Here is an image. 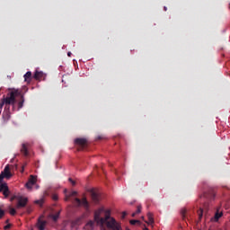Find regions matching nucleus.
Instances as JSON below:
<instances>
[{"label": "nucleus", "mask_w": 230, "mask_h": 230, "mask_svg": "<svg viewBox=\"0 0 230 230\" xmlns=\"http://www.w3.org/2000/svg\"><path fill=\"white\" fill-rule=\"evenodd\" d=\"M199 220H202V217L204 216V208H200L198 212Z\"/></svg>", "instance_id": "nucleus-21"}, {"label": "nucleus", "mask_w": 230, "mask_h": 230, "mask_svg": "<svg viewBox=\"0 0 230 230\" xmlns=\"http://www.w3.org/2000/svg\"><path fill=\"white\" fill-rule=\"evenodd\" d=\"M92 199L94 204H98L100 202V195L94 190H92Z\"/></svg>", "instance_id": "nucleus-13"}, {"label": "nucleus", "mask_w": 230, "mask_h": 230, "mask_svg": "<svg viewBox=\"0 0 230 230\" xmlns=\"http://www.w3.org/2000/svg\"><path fill=\"white\" fill-rule=\"evenodd\" d=\"M125 217H127V212L122 213V218H125Z\"/></svg>", "instance_id": "nucleus-35"}, {"label": "nucleus", "mask_w": 230, "mask_h": 230, "mask_svg": "<svg viewBox=\"0 0 230 230\" xmlns=\"http://www.w3.org/2000/svg\"><path fill=\"white\" fill-rule=\"evenodd\" d=\"M166 10H167V8L166 7H164V11L166 12Z\"/></svg>", "instance_id": "nucleus-40"}, {"label": "nucleus", "mask_w": 230, "mask_h": 230, "mask_svg": "<svg viewBox=\"0 0 230 230\" xmlns=\"http://www.w3.org/2000/svg\"><path fill=\"white\" fill-rule=\"evenodd\" d=\"M144 230H148V228L145 227V229H144Z\"/></svg>", "instance_id": "nucleus-41"}, {"label": "nucleus", "mask_w": 230, "mask_h": 230, "mask_svg": "<svg viewBox=\"0 0 230 230\" xmlns=\"http://www.w3.org/2000/svg\"><path fill=\"white\" fill-rule=\"evenodd\" d=\"M135 213L137 215H139V213H141V206H137V211Z\"/></svg>", "instance_id": "nucleus-28"}, {"label": "nucleus", "mask_w": 230, "mask_h": 230, "mask_svg": "<svg viewBox=\"0 0 230 230\" xmlns=\"http://www.w3.org/2000/svg\"><path fill=\"white\" fill-rule=\"evenodd\" d=\"M21 153L23 154L25 157H28V155H30V153L28 152V144L22 145Z\"/></svg>", "instance_id": "nucleus-12"}, {"label": "nucleus", "mask_w": 230, "mask_h": 230, "mask_svg": "<svg viewBox=\"0 0 230 230\" xmlns=\"http://www.w3.org/2000/svg\"><path fill=\"white\" fill-rule=\"evenodd\" d=\"M95 220H90L85 226H84V229L86 230H94V225H95Z\"/></svg>", "instance_id": "nucleus-14"}, {"label": "nucleus", "mask_w": 230, "mask_h": 230, "mask_svg": "<svg viewBox=\"0 0 230 230\" xmlns=\"http://www.w3.org/2000/svg\"><path fill=\"white\" fill-rule=\"evenodd\" d=\"M3 179H5L4 175L1 172L0 174V184L3 182Z\"/></svg>", "instance_id": "nucleus-31"}, {"label": "nucleus", "mask_w": 230, "mask_h": 230, "mask_svg": "<svg viewBox=\"0 0 230 230\" xmlns=\"http://www.w3.org/2000/svg\"><path fill=\"white\" fill-rule=\"evenodd\" d=\"M23 78H24V82H26L27 84H30L31 82V71L27 72L23 75Z\"/></svg>", "instance_id": "nucleus-16"}, {"label": "nucleus", "mask_w": 230, "mask_h": 230, "mask_svg": "<svg viewBox=\"0 0 230 230\" xmlns=\"http://www.w3.org/2000/svg\"><path fill=\"white\" fill-rule=\"evenodd\" d=\"M5 179H10L12 177V172H10V166L6 165L4 171L1 172Z\"/></svg>", "instance_id": "nucleus-10"}, {"label": "nucleus", "mask_w": 230, "mask_h": 230, "mask_svg": "<svg viewBox=\"0 0 230 230\" xmlns=\"http://www.w3.org/2000/svg\"><path fill=\"white\" fill-rule=\"evenodd\" d=\"M18 197H19V196H13V197L11 198V202H13V200H15V199H17Z\"/></svg>", "instance_id": "nucleus-33"}, {"label": "nucleus", "mask_w": 230, "mask_h": 230, "mask_svg": "<svg viewBox=\"0 0 230 230\" xmlns=\"http://www.w3.org/2000/svg\"><path fill=\"white\" fill-rule=\"evenodd\" d=\"M12 227V225H6L4 227V229H5V230H8V229H10Z\"/></svg>", "instance_id": "nucleus-32"}, {"label": "nucleus", "mask_w": 230, "mask_h": 230, "mask_svg": "<svg viewBox=\"0 0 230 230\" xmlns=\"http://www.w3.org/2000/svg\"><path fill=\"white\" fill-rule=\"evenodd\" d=\"M75 144L77 145V146H80L81 150H84V148L87 146V139L86 138H75Z\"/></svg>", "instance_id": "nucleus-5"}, {"label": "nucleus", "mask_w": 230, "mask_h": 230, "mask_svg": "<svg viewBox=\"0 0 230 230\" xmlns=\"http://www.w3.org/2000/svg\"><path fill=\"white\" fill-rule=\"evenodd\" d=\"M68 181H69V182H71L72 186H75L76 185V182L75 181H73L72 178H69Z\"/></svg>", "instance_id": "nucleus-27"}, {"label": "nucleus", "mask_w": 230, "mask_h": 230, "mask_svg": "<svg viewBox=\"0 0 230 230\" xmlns=\"http://www.w3.org/2000/svg\"><path fill=\"white\" fill-rule=\"evenodd\" d=\"M52 199H53V200H58V196L53 195Z\"/></svg>", "instance_id": "nucleus-34"}, {"label": "nucleus", "mask_w": 230, "mask_h": 230, "mask_svg": "<svg viewBox=\"0 0 230 230\" xmlns=\"http://www.w3.org/2000/svg\"><path fill=\"white\" fill-rule=\"evenodd\" d=\"M0 191L3 193L5 199H7V197L10 195V190L8 189V185L6 183L0 184Z\"/></svg>", "instance_id": "nucleus-7"}, {"label": "nucleus", "mask_w": 230, "mask_h": 230, "mask_svg": "<svg viewBox=\"0 0 230 230\" xmlns=\"http://www.w3.org/2000/svg\"><path fill=\"white\" fill-rule=\"evenodd\" d=\"M129 224L131 226H136V224H141V221L136 220V219H132V220L129 221Z\"/></svg>", "instance_id": "nucleus-23"}, {"label": "nucleus", "mask_w": 230, "mask_h": 230, "mask_svg": "<svg viewBox=\"0 0 230 230\" xmlns=\"http://www.w3.org/2000/svg\"><path fill=\"white\" fill-rule=\"evenodd\" d=\"M108 227L112 230H121V225L116 222V219H111V221L108 223Z\"/></svg>", "instance_id": "nucleus-6"}, {"label": "nucleus", "mask_w": 230, "mask_h": 230, "mask_svg": "<svg viewBox=\"0 0 230 230\" xmlns=\"http://www.w3.org/2000/svg\"><path fill=\"white\" fill-rule=\"evenodd\" d=\"M35 203L40 204V206H42V204H44V200H36Z\"/></svg>", "instance_id": "nucleus-30"}, {"label": "nucleus", "mask_w": 230, "mask_h": 230, "mask_svg": "<svg viewBox=\"0 0 230 230\" xmlns=\"http://www.w3.org/2000/svg\"><path fill=\"white\" fill-rule=\"evenodd\" d=\"M181 216L182 220H186V209L185 208L181 209Z\"/></svg>", "instance_id": "nucleus-20"}, {"label": "nucleus", "mask_w": 230, "mask_h": 230, "mask_svg": "<svg viewBox=\"0 0 230 230\" xmlns=\"http://www.w3.org/2000/svg\"><path fill=\"white\" fill-rule=\"evenodd\" d=\"M18 102V111L22 109L24 106V95L22 92L19 90L13 89L11 90L6 97L4 96L3 99L0 101V114L3 112V107L4 105H13V111H15V103Z\"/></svg>", "instance_id": "nucleus-1"}, {"label": "nucleus", "mask_w": 230, "mask_h": 230, "mask_svg": "<svg viewBox=\"0 0 230 230\" xmlns=\"http://www.w3.org/2000/svg\"><path fill=\"white\" fill-rule=\"evenodd\" d=\"M149 224H154V217H152V214H147Z\"/></svg>", "instance_id": "nucleus-24"}, {"label": "nucleus", "mask_w": 230, "mask_h": 230, "mask_svg": "<svg viewBox=\"0 0 230 230\" xmlns=\"http://www.w3.org/2000/svg\"><path fill=\"white\" fill-rule=\"evenodd\" d=\"M22 172H24V165L22 167Z\"/></svg>", "instance_id": "nucleus-39"}, {"label": "nucleus", "mask_w": 230, "mask_h": 230, "mask_svg": "<svg viewBox=\"0 0 230 230\" xmlns=\"http://www.w3.org/2000/svg\"><path fill=\"white\" fill-rule=\"evenodd\" d=\"M76 195H77V192H76V191H72V192L69 194V196H66V200H69V198H70V197H76Z\"/></svg>", "instance_id": "nucleus-22"}, {"label": "nucleus", "mask_w": 230, "mask_h": 230, "mask_svg": "<svg viewBox=\"0 0 230 230\" xmlns=\"http://www.w3.org/2000/svg\"><path fill=\"white\" fill-rule=\"evenodd\" d=\"M3 217H4V210L0 208V218H3Z\"/></svg>", "instance_id": "nucleus-29"}, {"label": "nucleus", "mask_w": 230, "mask_h": 230, "mask_svg": "<svg viewBox=\"0 0 230 230\" xmlns=\"http://www.w3.org/2000/svg\"><path fill=\"white\" fill-rule=\"evenodd\" d=\"M59 217H60V211H58V213L52 215V220H54V222H57V220H58Z\"/></svg>", "instance_id": "nucleus-18"}, {"label": "nucleus", "mask_w": 230, "mask_h": 230, "mask_svg": "<svg viewBox=\"0 0 230 230\" xmlns=\"http://www.w3.org/2000/svg\"><path fill=\"white\" fill-rule=\"evenodd\" d=\"M46 224H48V222L42 220V219H38V223H37V227L39 230H44L46 229Z\"/></svg>", "instance_id": "nucleus-11"}, {"label": "nucleus", "mask_w": 230, "mask_h": 230, "mask_svg": "<svg viewBox=\"0 0 230 230\" xmlns=\"http://www.w3.org/2000/svg\"><path fill=\"white\" fill-rule=\"evenodd\" d=\"M76 224H78V221H74V222H72V225H73V226H76Z\"/></svg>", "instance_id": "nucleus-36"}, {"label": "nucleus", "mask_w": 230, "mask_h": 230, "mask_svg": "<svg viewBox=\"0 0 230 230\" xmlns=\"http://www.w3.org/2000/svg\"><path fill=\"white\" fill-rule=\"evenodd\" d=\"M37 182V177L31 175L28 182L25 184L26 188L28 190H31V188H33L34 184H36Z\"/></svg>", "instance_id": "nucleus-8"}, {"label": "nucleus", "mask_w": 230, "mask_h": 230, "mask_svg": "<svg viewBox=\"0 0 230 230\" xmlns=\"http://www.w3.org/2000/svg\"><path fill=\"white\" fill-rule=\"evenodd\" d=\"M3 118H4V119H10L11 118L10 105H5L4 111L3 112Z\"/></svg>", "instance_id": "nucleus-9"}, {"label": "nucleus", "mask_w": 230, "mask_h": 230, "mask_svg": "<svg viewBox=\"0 0 230 230\" xmlns=\"http://www.w3.org/2000/svg\"><path fill=\"white\" fill-rule=\"evenodd\" d=\"M16 213H17V211L15 210V208H10V215H12L13 217V216H15Z\"/></svg>", "instance_id": "nucleus-25"}, {"label": "nucleus", "mask_w": 230, "mask_h": 230, "mask_svg": "<svg viewBox=\"0 0 230 230\" xmlns=\"http://www.w3.org/2000/svg\"><path fill=\"white\" fill-rule=\"evenodd\" d=\"M222 215H223L222 212H217L215 214V220H216V222H217L218 219L222 218Z\"/></svg>", "instance_id": "nucleus-19"}, {"label": "nucleus", "mask_w": 230, "mask_h": 230, "mask_svg": "<svg viewBox=\"0 0 230 230\" xmlns=\"http://www.w3.org/2000/svg\"><path fill=\"white\" fill-rule=\"evenodd\" d=\"M72 53L71 52H67V57H71Z\"/></svg>", "instance_id": "nucleus-38"}, {"label": "nucleus", "mask_w": 230, "mask_h": 230, "mask_svg": "<svg viewBox=\"0 0 230 230\" xmlns=\"http://www.w3.org/2000/svg\"><path fill=\"white\" fill-rule=\"evenodd\" d=\"M203 197H204L205 199H215V192H213V191H210L209 193L205 192V193L203 194Z\"/></svg>", "instance_id": "nucleus-17"}, {"label": "nucleus", "mask_w": 230, "mask_h": 230, "mask_svg": "<svg viewBox=\"0 0 230 230\" xmlns=\"http://www.w3.org/2000/svg\"><path fill=\"white\" fill-rule=\"evenodd\" d=\"M44 78V73L36 71L33 75L34 80H42Z\"/></svg>", "instance_id": "nucleus-15"}, {"label": "nucleus", "mask_w": 230, "mask_h": 230, "mask_svg": "<svg viewBox=\"0 0 230 230\" xmlns=\"http://www.w3.org/2000/svg\"><path fill=\"white\" fill-rule=\"evenodd\" d=\"M136 215H137L136 212H134L132 215H131V217H136Z\"/></svg>", "instance_id": "nucleus-37"}, {"label": "nucleus", "mask_w": 230, "mask_h": 230, "mask_svg": "<svg viewBox=\"0 0 230 230\" xmlns=\"http://www.w3.org/2000/svg\"><path fill=\"white\" fill-rule=\"evenodd\" d=\"M96 139H98L99 141H101L102 139H106V137H105V136L101 135V136H98V137H96Z\"/></svg>", "instance_id": "nucleus-26"}, {"label": "nucleus", "mask_w": 230, "mask_h": 230, "mask_svg": "<svg viewBox=\"0 0 230 230\" xmlns=\"http://www.w3.org/2000/svg\"><path fill=\"white\" fill-rule=\"evenodd\" d=\"M17 200H18V203L16 205L17 209L26 208V205L28 204V198L22 197V196H18Z\"/></svg>", "instance_id": "nucleus-3"}, {"label": "nucleus", "mask_w": 230, "mask_h": 230, "mask_svg": "<svg viewBox=\"0 0 230 230\" xmlns=\"http://www.w3.org/2000/svg\"><path fill=\"white\" fill-rule=\"evenodd\" d=\"M114 217H111V210H105V208H101L94 212V221L96 222L97 226H100L101 230H107L105 229V224L108 229H112L109 227V222H112Z\"/></svg>", "instance_id": "nucleus-2"}, {"label": "nucleus", "mask_w": 230, "mask_h": 230, "mask_svg": "<svg viewBox=\"0 0 230 230\" xmlns=\"http://www.w3.org/2000/svg\"><path fill=\"white\" fill-rule=\"evenodd\" d=\"M75 203L78 207L84 206L85 209H89V201H87L86 198H83L82 200L78 198H75Z\"/></svg>", "instance_id": "nucleus-4"}]
</instances>
